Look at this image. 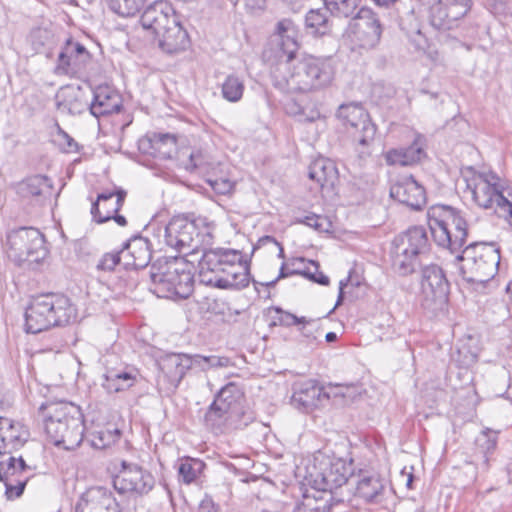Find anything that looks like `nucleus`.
Masks as SVG:
<instances>
[{
  "instance_id": "64",
  "label": "nucleus",
  "mask_w": 512,
  "mask_h": 512,
  "mask_svg": "<svg viewBox=\"0 0 512 512\" xmlns=\"http://www.w3.org/2000/svg\"><path fill=\"white\" fill-rule=\"evenodd\" d=\"M199 509L201 512H220L219 506L210 497H205L201 501Z\"/></svg>"
},
{
  "instance_id": "27",
  "label": "nucleus",
  "mask_w": 512,
  "mask_h": 512,
  "mask_svg": "<svg viewBox=\"0 0 512 512\" xmlns=\"http://www.w3.org/2000/svg\"><path fill=\"white\" fill-rule=\"evenodd\" d=\"M122 107V98L109 86H99L93 91L89 105L90 113L96 118L117 113Z\"/></svg>"
},
{
  "instance_id": "60",
  "label": "nucleus",
  "mask_w": 512,
  "mask_h": 512,
  "mask_svg": "<svg viewBox=\"0 0 512 512\" xmlns=\"http://www.w3.org/2000/svg\"><path fill=\"white\" fill-rule=\"evenodd\" d=\"M28 481L22 480L21 482L14 481L10 483H4L5 485V495L8 500H13L15 498H19L27 485Z\"/></svg>"
},
{
  "instance_id": "32",
  "label": "nucleus",
  "mask_w": 512,
  "mask_h": 512,
  "mask_svg": "<svg viewBox=\"0 0 512 512\" xmlns=\"http://www.w3.org/2000/svg\"><path fill=\"white\" fill-rule=\"evenodd\" d=\"M32 477V468L20 457L10 456L0 461V482L29 481Z\"/></svg>"
},
{
  "instance_id": "50",
  "label": "nucleus",
  "mask_w": 512,
  "mask_h": 512,
  "mask_svg": "<svg viewBox=\"0 0 512 512\" xmlns=\"http://www.w3.org/2000/svg\"><path fill=\"white\" fill-rule=\"evenodd\" d=\"M145 2L146 0H107L111 11L122 17L135 16Z\"/></svg>"
},
{
  "instance_id": "46",
  "label": "nucleus",
  "mask_w": 512,
  "mask_h": 512,
  "mask_svg": "<svg viewBox=\"0 0 512 512\" xmlns=\"http://www.w3.org/2000/svg\"><path fill=\"white\" fill-rule=\"evenodd\" d=\"M205 466V463L199 459L186 458L179 465V477L185 484H191L201 475Z\"/></svg>"
},
{
  "instance_id": "44",
  "label": "nucleus",
  "mask_w": 512,
  "mask_h": 512,
  "mask_svg": "<svg viewBox=\"0 0 512 512\" xmlns=\"http://www.w3.org/2000/svg\"><path fill=\"white\" fill-rule=\"evenodd\" d=\"M319 320L320 318H308L304 316V321H301L300 325L297 326L302 337L300 343L306 344L311 348L319 344V337L321 336Z\"/></svg>"
},
{
  "instance_id": "15",
  "label": "nucleus",
  "mask_w": 512,
  "mask_h": 512,
  "mask_svg": "<svg viewBox=\"0 0 512 512\" xmlns=\"http://www.w3.org/2000/svg\"><path fill=\"white\" fill-rule=\"evenodd\" d=\"M148 275L152 284L167 285V288L188 287L195 283L194 265L184 258L177 259L165 271L151 267Z\"/></svg>"
},
{
  "instance_id": "54",
  "label": "nucleus",
  "mask_w": 512,
  "mask_h": 512,
  "mask_svg": "<svg viewBox=\"0 0 512 512\" xmlns=\"http://www.w3.org/2000/svg\"><path fill=\"white\" fill-rule=\"evenodd\" d=\"M193 360L194 364L201 365L203 368L227 367L230 363V359L228 357H221L216 355L202 356L196 354L193 356Z\"/></svg>"
},
{
  "instance_id": "26",
  "label": "nucleus",
  "mask_w": 512,
  "mask_h": 512,
  "mask_svg": "<svg viewBox=\"0 0 512 512\" xmlns=\"http://www.w3.org/2000/svg\"><path fill=\"white\" fill-rule=\"evenodd\" d=\"M158 364L165 378L176 388L194 364V360L193 356L187 354L170 353L161 357Z\"/></svg>"
},
{
  "instance_id": "5",
  "label": "nucleus",
  "mask_w": 512,
  "mask_h": 512,
  "mask_svg": "<svg viewBox=\"0 0 512 512\" xmlns=\"http://www.w3.org/2000/svg\"><path fill=\"white\" fill-rule=\"evenodd\" d=\"M427 220L434 242L451 254L460 253L468 236L462 211L448 205H433L427 211Z\"/></svg>"
},
{
  "instance_id": "7",
  "label": "nucleus",
  "mask_w": 512,
  "mask_h": 512,
  "mask_svg": "<svg viewBox=\"0 0 512 512\" xmlns=\"http://www.w3.org/2000/svg\"><path fill=\"white\" fill-rule=\"evenodd\" d=\"M456 259L472 271L473 275L465 278L468 283L485 285L497 270L500 252L494 243L474 242L461 249Z\"/></svg>"
},
{
  "instance_id": "10",
  "label": "nucleus",
  "mask_w": 512,
  "mask_h": 512,
  "mask_svg": "<svg viewBox=\"0 0 512 512\" xmlns=\"http://www.w3.org/2000/svg\"><path fill=\"white\" fill-rule=\"evenodd\" d=\"M337 117L347 128L354 141L361 146L370 145L376 134V125L368 112L359 104H343L337 111Z\"/></svg>"
},
{
  "instance_id": "20",
  "label": "nucleus",
  "mask_w": 512,
  "mask_h": 512,
  "mask_svg": "<svg viewBox=\"0 0 512 512\" xmlns=\"http://www.w3.org/2000/svg\"><path fill=\"white\" fill-rule=\"evenodd\" d=\"M390 196L414 210L421 209L426 203V193L411 175L400 177L390 188Z\"/></svg>"
},
{
  "instance_id": "48",
  "label": "nucleus",
  "mask_w": 512,
  "mask_h": 512,
  "mask_svg": "<svg viewBox=\"0 0 512 512\" xmlns=\"http://www.w3.org/2000/svg\"><path fill=\"white\" fill-rule=\"evenodd\" d=\"M448 285V280L438 265H429L422 270L421 286L422 288H442Z\"/></svg>"
},
{
  "instance_id": "62",
  "label": "nucleus",
  "mask_w": 512,
  "mask_h": 512,
  "mask_svg": "<svg viewBox=\"0 0 512 512\" xmlns=\"http://www.w3.org/2000/svg\"><path fill=\"white\" fill-rule=\"evenodd\" d=\"M57 141L65 152H74L77 150V142L60 127H58Z\"/></svg>"
},
{
  "instance_id": "24",
  "label": "nucleus",
  "mask_w": 512,
  "mask_h": 512,
  "mask_svg": "<svg viewBox=\"0 0 512 512\" xmlns=\"http://www.w3.org/2000/svg\"><path fill=\"white\" fill-rule=\"evenodd\" d=\"M275 35L278 37V46L280 50L277 61H294L299 50L298 27L289 18L281 19L277 22Z\"/></svg>"
},
{
  "instance_id": "11",
  "label": "nucleus",
  "mask_w": 512,
  "mask_h": 512,
  "mask_svg": "<svg viewBox=\"0 0 512 512\" xmlns=\"http://www.w3.org/2000/svg\"><path fill=\"white\" fill-rule=\"evenodd\" d=\"M473 0H438L429 7V21L439 31L457 28L471 10Z\"/></svg>"
},
{
  "instance_id": "40",
  "label": "nucleus",
  "mask_w": 512,
  "mask_h": 512,
  "mask_svg": "<svg viewBox=\"0 0 512 512\" xmlns=\"http://www.w3.org/2000/svg\"><path fill=\"white\" fill-rule=\"evenodd\" d=\"M326 9H311L305 15V30L315 37L324 36L330 33L332 25L326 14Z\"/></svg>"
},
{
  "instance_id": "6",
  "label": "nucleus",
  "mask_w": 512,
  "mask_h": 512,
  "mask_svg": "<svg viewBox=\"0 0 512 512\" xmlns=\"http://www.w3.org/2000/svg\"><path fill=\"white\" fill-rule=\"evenodd\" d=\"M350 473L351 466L344 459L320 454L315 457L309 483L314 491L338 504L345 500L342 486L349 483Z\"/></svg>"
},
{
  "instance_id": "38",
  "label": "nucleus",
  "mask_w": 512,
  "mask_h": 512,
  "mask_svg": "<svg viewBox=\"0 0 512 512\" xmlns=\"http://www.w3.org/2000/svg\"><path fill=\"white\" fill-rule=\"evenodd\" d=\"M308 175L320 188L330 187L337 179V169L331 160L320 158L311 163Z\"/></svg>"
},
{
  "instance_id": "23",
  "label": "nucleus",
  "mask_w": 512,
  "mask_h": 512,
  "mask_svg": "<svg viewBox=\"0 0 512 512\" xmlns=\"http://www.w3.org/2000/svg\"><path fill=\"white\" fill-rule=\"evenodd\" d=\"M177 17L178 15L169 2L157 0L144 10L140 22L144 29L157 34Z\"/></svg>"
},
{
  "instance_id": "22",
  "label": "nucleus",
  "mask_w": 512,
  "mask_h": 512,
  "mask_svg": "<svg viewBox=\"0 0 512 512\" xmlns=\"http://www.w3.org/2000/svg\"><path fill=\"white\" fill-rule=\"evenodd\" d=\"M28 430L20 422L0 417V455L12 454L27 442Z\"/></svg>"
},
{
  "instance_id": "56",
  "label": "nucleus",
  "mask_w": 512,
  "mask_h": 512,
  "mask_svg": "<svg viewBox=\"0 0 512 512\" xmlns=\"http://www.w3.org/2000/svg\"><path fill=\"white\" fill-rule=\"evenodd\" d=\"M348 285L352 288H360L361 286L366 285L365 278L360 268H352L349 271L348 276L341 279L339 282V288H346Z\"/></svg>"
},
{
  "instance_id": "8",
  "label": "nucleus",
  "mask_w": 512,
  "mask_h": 512,
  "mask_svg": "<svg viewBox=\"0 0 512 512\" xmlns=\"http://www.w3.org/2000/svg\"><path fill=\"white\" fill-rule=\"evenodd\" d=\"M272 84L284 93L315 91L309 56L294 61H277L270 68Z\"/></svg>"
},
{
  "instance_id": "53",
  "label": "nucleus",
  "mask_w": 512,
  "mask_h": 512,
  "mask_svg": "<svg viewBox=\"0 0 512 512\" xmlns=\"http://www.w3.org/2000/svg\"><path fill=\"white\" fill-rule=\"evenodd\" d=\"M297 223L305 224L318 232H328L332 227L327 217L314 213H308L297 218Z\"/></svg>"
},
{
  "instance_id": "37",
  "label": "nucleus",
  "mask_w": 512,
  "mask_h": 512,
  "mask_svg": "<svg viewBox=\"0 0 512 512\" xmlns=\"http://www.w3.org/2000/svg\"><path fill=\"white\" fill-rule=\"evenodd\" d=\"M395 239L421 257L429 250V240L426 230L421 226H414L407 229L405 232L397 235Z\"/></svg>"
},
{
  "instance_id": "61",
  "label": "nucleus",
  "mask_w": 512,
  "mask_h": 512,
  "mask_svg": "<svg viewBox=\"0 0 512 512\" xmlns=\"http://www.w3.org/2000/svg\"><path fill=\"white\" fill-rule=\"evenodd\" d=\"M56 99L57 109L61 113L75 114L80 111L77 108L76 103L72 102V97H65L64 93H61L56 96Z\"/></svg>"
},
{
  "instance_id": "51",
  "label": "nucleus",
  "mask_w": 512,
  "mask_h": 512,
  "mask_svg": "<svg viewBox=\"0 0 512 512\" xmlns=\"http://www.w3.org/2000/svg\"><path fill=\"white\" fill-rule=\"evenodd\" d=\"M325 9L337 17H349L357 9L359 0H323Z\"/></svg>"
},
{
  "instance_id": "47",
  "label": "nucleus",
  "mask_w": 512,
  "mask_h": 512,
  "mask_svg": "<svg viewBox=\"0 0 512 512\" xmlns=\"http://www.w3.org/2000/svg\"><path fill=\"white\" fill-rule=\"evenodd\" d=\"M352 386L342 384H329L323 386V404L324 406L332 401L334 405H345L347 398L351 399L352 396L348 393Z\"/></svg>"
},
{
  "instance_id": "4",
  "label": "nucleus",
  "mask_w": 512,
  "mask_h": 512,
  "mask_svg": "<svg viewBox=\"0 0 512 512\" xmlns=\"http://www.w3.org/2000/svg\"><path fill=\"white\" fill-rule=\"evenodd\" d=\"M77 317L76 308L62 293L46 292L34 296L25 311V331L38 334L64 326Z\"/></svg>"
},
{
  "instance_id": "63",
  "label": "nucleus",
  "mask_w": 512,
  "mask_h": 512,
  "mask_svg": "<svg viewBox=\"0 0 512 512\" xmlns=\"http://www.w3.org/2000/svg\"><path fill=\"white\" fill-rule=\"evenodd\" d=\"M405 23L408 24L409 29L419 31L418 19L413 8L401 16V24L405 25Z\"/></svg>"
},
{
  "instance_id": "12",
  "label": "nucleus",
  "mask_w": 512,
  "mask_h": 512,
  "mask_svg": "<svg viewBox=\"0 0 512 512\" xmlns=\"http://www.w3.org/2000/svg\"><path fill=\"white\" fill-rule=\"evenodd\" d=\"M121 470L113 478V486L121 494H148L155 485L153 475L143 467L122 461Z\"/></svg>"
},
{
  "instance_id": "21",
  "label": "nucleus",
  "mask_w": 512,
  "mask_h": 512,
  "mask_svg": "<svg viewBox=\"0 0 512 512\" xmlns=\"http://www.w3.org/2000/svg\"><path fill=\"white\" fill-rule=\"evenodd\" d=\"M159 48L167 54H175L186 50L190 45L187 31L181 25L179 17L171 20L165 28L155 34Z\"/></svg>"
},
{
  "instance_id": "30",
  "label": "nucleus",
  "mask_w": 512,
  "mask_h": 512,
  "mask_svg": "<svg viewBox=\"0 0 512 512\" xmlns=\"http://www.w3.org/2000/svg\"><path fill=\"white\" fill-rule=\"evenodd\" d=\"M213 401L217 402L240 419H244L247 413H254L244 408V393L237 384L232 382L222 387L215 395Z\"/></svg>"
},
{
  "instance_id": "34",
  "label": "nucleus",
  "mask_w": 512,
  "mask_h": 512,
  "mask_svg": "<svg viewBox=\"0 0 512 512\" xmlns=\"http://www.w3.org/2000/svg\"><path fill=\"white\" fill-rule=\"evenodd\" d=\"M385 484L379 475H365L356 482L355 495L368 503L383 500Z\"/></svg>"
},
{
  "instance_id": "52",
  "label": "nucleus",
  "mask_w": 512,
  "mask_h": 512,
  "mask_svg": "<svg viewBox=\"0 0 512 512\" xmlns=\"http://www.w3.org/2000/svg\"><path fill=\"white\" fill-rule=\"evenodd\" d=\"M120 436L118 429L100 430L92 434L91 444L96 449H105L118 441Z\"/></svg>"
},
{
  "instance_id": "58",
  "label": "nucleus",
  "mask_w": 512,
  "mask_h": 512,
  "mask_svg": "<svg viewBox=\"0 0 512 512\" xmlns=\"http://www.w3.org/2000/svg\"><path fill=\"white\" fill-rule=\"evenodd\" d=\"M273 311H275L279 316L276 318L278 323L285 327L298 326L301 321H304V316L298 317L288 311H284L280 307H273Z\"/></svg>"
},
{
  "instance_id": "41",
  "label": "nucleus",
  "mask_w": 512,
  "mask_h": 512,
  "mask_svg": "<svg viewBox=\"0 0 512 512\" xmlns=\"http://www.w3.org/2000/svg\"><path fill=\"white\" fill-rule=\"evenodd\" d=\"M49 180L43 175L28 177L17 184L16 191L22 198H35L40 201L44 193L49 192Z\"/></svg>"
},
{
  "instance_id": "59",
  "label": "nucleus",
  "mask_w": 512,
  "mask_h": 512,
  "mask_svg": "<svg viewBox=\"0 0 512 512\" xmlns=\"http://www.w3.org/2000/svg\"><path fill=\"white\" fill-rule=\"evenodd\" d=\"M120 263V253H107L97 264L98 272H111Z\"/></svg>"
},
{
  "instance_id": "39",
  "label": "nucleus",
  "mask_w": 512,
  "mask_h": 512,
  "mask_svg": "<svg viewBox=\"0 0 512 512\" xmlns=\"http://www.w3.org/2000/svg\"><path fill=\"white\" fill-rule=\"evenodd\" d=\"M201 253H204V265H216L218 268L234 266L241 259L239 251L229 248L203 247Z\"/></svg>"
},
{
  "instance_id": "2",
  "label": "nucleus",
  "mask_w": 512,
  "mask_h": 512,
  "mask_svg": "<svg viewBox=\"0 0 512 512\" xmlns=\"http://www.w3.org/2000/svg\"><path fill=\"white\" fill-rule=\"evenodd\" d=\"M48 439L66 450L78 447L84 437V419L79 406L69 402L49 403L40 407Z\"/></svg>"
},
{
  "instance_id": "49",
  "label": "nucleus",
  "mask_w": 512,
  "mask_h": 512,
  "mask_svg": "<svg viewBox=\"0 0 512 512\" xmlns=\"http://www.w3.org/2000/svg\"><path fill=\"white\" fill-rule=\"evenodd\" d=\"M244 82L243 80L234 75L231 74L226 77L222 84V96L224 99H226L229 102H238L244 93Z\"/></svg>"
},
{
  "instance_id": "14",
  "label": "nucleus",
  "mask_w": 512,
  "mask_h": 512,
  "mask_svg": "<svg viewBox=\"0 0 512 512\" xmlns=\"http://www.w3.org/2000/svg\"><path fill=\"white\" fill-rule=\"evenodd\" d=\"M90 61L91 54L84 45L67 39L58 54L54 73L59 76H79L85 72Z\"/></svg>"
},
{
  "instance_id": "31",
  "label": "nucleus",
  "mask_w": 512,
  "mask_h": 512,
  "mask_svg": "<svg viewBox=\"0 0 512 512\" xmlns=\"http://www.w3.org/2000/svg\"><path fill=\"white\" fill-rule=\"evenodd\" d=\"M138 372L135 369H107L103 375V388L108 393H118L134 386L137 380Z\"/></svg>"
},
{
  "instance_id": "28",
  "label": "nucleus",
  "mask_w": 512,
  "mask_h": 512,
  "mask_svg": "<svg viewBox=\"0 0 512 512\" xmlns=\"http://www.w3.org/2000/svg\"><path fill=\"white\" fill-rule=\"evenodd\" d=\"M125 196L126 192L123 190L99 194L91 206L93 219L97 223H104L112 219L113 214L122 208Z\"/></svg>"
},
{
  "instance_id": "1",
  "label": "nucleus",
  "mask_w": 512,
  "mask_h": 512,
  "mask_svg": "<svg viewBox=\"0 0 512 512\" xmlns=\"http://www.w3.org/2000/svg\"><path fill=\"white\" fill-rule=\"evenodd\" d=\"M152 228L153 237L157 239L158 244H164L187 256L201 252L203 247L213 245L216 225L204 216L189 218L179 215L165 225Z\"/></svg>"
},
{
  "instance_id": "45",
  "label": "nucleus",
  "mask_w": 512,
  "mask_h": 512,
  "mask_svg": "<svg viewBox=\"0 0 512 512\" xmlns=\"http://www.w3.org/2000/svg\"><path fill=\"white\" fill-rule=\"evenodd\" d=\"M127 252L133 257L132 265L136 268H144L151 259L148 243L143 238H136L126 246Z\"/></svg>"
},
{
  "instance_id": "36",
  "label": "nucleus",
  "mask_w": 512,
  "mask_h": 512,
  "mask_svg": "<svg viewBox=\"0 0 512 512\" xmlns=\"http://www.w3.org/2000/svg\"><path fill=\"white\" fill-rule=\"evenodd\" d=\"M141 146L149 145L151 151H147L150 155L160 159H169L172 157L176 149V138L171 134L153 133L140 142Z\"/></svg>"
},
{
  "instance_id": "33",
  "label": "nucleus",
  "mask_w": 512,
  "mask_h": 512,
  "mask_svg": "<svg viewBox=\"0 0 512 512\" xmlns=\"http://www.w3.org/2000/svg\"><path fill=\"white\" fill-rule=\"evenodd\" d=\"M391 259L394 270L400 275H408L415 271L420 257L398 242L395 238L391 244Z\"/></svg>"
},
{
  "instance_id": "3",
  "label": "nucleus",
  "mask_w": 512,
  "mask_h": 512,
  "mask_svg": "<svg viewBox=\"0 0 512 512\" xmlns=\"http://www.w3.org/2000/svg\"><path fill=\"white\" fill-rule=\"evenodd\" d=\"M464 180L466 192L478 207L492 209L498 217L512 225V188L504 186L495 172H477L469 168Z\"/></svg>"
},
{
  "instance_id": "42",
  "label": "nucleus",
  "mask_w": 512,
  "mask_h": 512,
  "mask_svg": "<svg viewBox=\"0 0 512 512\" xmlns=\"http://www.w3.org/2000/svg\"><path fill=\"white\" fill-rule=\"evenodd\" d=\"M334 504L331 497H324L319 491L313 490V493H304L293 512H328Z\"/></svg>"
},
{
  "instance_id": "29",
  "label": "nucleus",
  "mask_w": 512,
  "mask_h": 512,
  "mask_svg": "<svg viewBox=\"0 0 512 512\" xmlns=\"http://www.w3.org/2000/svg\"><path fill=\"white\" fill-rule=\"evenodd\" d=\"M383 156L386 164L389 166H411L417 164L426 156L423 148V137L417 135L410 146L390 149Z\"/></svg>"
},
{
  "instance_id": "17",
  "label": "nucleus",
  "mask_w": 512,
  "mask_h": 512,
  "mask_svg": "<svg viewBox=\"0 0 512 512\" xmlns=\"http://www.w3.org/2000/svg\"><path fill=\"white\" fill-rule=\"evenodd\" d=\"M254 420V413H247L244 419H240L215 401L210 404L203 418L206 428L215 434L242 429Z\"/></svg>"
},
{
  "instance_id": "19",
  "label": "nucleus",
  "mask_w": 512,
  "mask_h": 512,
  "mask_svg": "<svg viewBox=\"0 0 512 512\" xmlns=\"http://www.w3.org/2000/svg\"><path fill=\"white\" fill-rule=\"evenodd\" d=\"M323 386L316 380L297 381L293 384L291 404L299 411L308 413L323 407Z\"/></svg>"
},
{
  "instance_id": "35",
  "label": "nucleus",
  "mask_w": 512,
  "mask_h": 512,
  "mask_svg": "<svg viewBox=\"0 0 512 512\" xmlns=\"http://www.w3.org/2000/svg\"><path fill=\"white\" fill-rule=\"evenodd\" d=\"M309 62L315 91L328 87L332 83L335 74L332 59L309 55Z\"/></svg>"
},
{
  "instance_id": "16",
  "label": "nucleus",
  "mask_w": 512,
  "mask_h": 512,
  "mask_svg": "<svg viewBox=\"0 0 512 512\" xmlns=\"http://www.w3.org/2000/svg\"><path fill=\"white\" fill-rule=\"evenodd\" d=\"M239 271L231 272L233 282H229L221 274L225 272L224 268H218L216 265H204V253H202L199 262L198 283L214 288H247L250 284L249 270L239 265Z\"/></svg>"
},
{
  "instance_id": "55",
  "label": "nucleus",
  "mask_w": 512,
  "mask_h": 512,
  "mask_svg": "<svg viewBox=\"0 0 512 512\" xmlns=\"http://www.w3.org/2000/svg\"><path fill=\"white\" fill-rule=\"evenodd\" d=\"M478 448L481 449L483 453V461L485 464L488 463V454L492 453L497 445V437L496 435H491L488 432H483L482 436L477 439Z\"/></svg>"
},
{
  "instance_id": "57",
  "label": "nucleus",
  "mask_w": 512,
  "mask_h": 512,
  "mask_svg": "<svg viewBox=\"0 0 512 512\" xmlns=\"http://www.w3.org/2000/svg\"><path fill=\"white\" fill-rule=\"evenodd\" d=\"M192 291L193 290H183V292H180L179 290H150V292L157 298L168 299L174 302L190 298Z\"/></svg>"
},
{
  "instance_id": "18",
  "label": "nucleus",
  "mask_w": 512,
  "mask_h": 512,
  "mask_svg": "<svg viewBox=\"0 0 512 512\" xmlns=\"http://www.w3.org/2000/svg\"><path fill=\"white\" fill-rule=\"evenodd\" d=\"M291 275H301L315 284L327 286L329 285V278L319 271V265L315 261L307 260L303 257H294L282 263L279 275L276 279L261 283L262 286H273L280 278H285Z\"/></svg>"
},
{
  "instance_id": "9",
  "label": "nucleus",
  "mask_w": 512,
  "mask_h": 512,
  "mask_svg": "<svg viewBox=\"0 0 512 512\" xmlns=\"http://www.w3.org/2000/svg\"><path fill=\"white\" fill-rule=\"evenodd\" d=\"M6 253L17 265L39 263L48 254L43 234L33 227H19L7 233Z\"/></svg>"
},
{
  "instance_id": "25",
  "label": "nucleus",
  "mask_w": 512,
  "mask_h": 512,
  "mask_svg": "<svg viewBox=\"0 0 512 512\" xmlns=\"http://www.w3.org/2000/svg\"><path fill=\"white\" fill-rule=\"evenodd\" d=\"M75 512H122L111 493L101 488L83 494L75 506Z\"/></svg>"
},
{
  "instance_id": "43",
  "label": "nucleus",
  "mask_w": 512,
  "mask_h": 512,
  "mask_svg": "<svg viewBox=\"0 0 512 512\" xmlns=\"http://www.w3.org/2000/svg\"><path fill=\"white\" fill-rule=\"evenodd\" d=\"M424 298L422 300V307L437 316L443 313L448 305V290H423Z\"/></svg>"
},
{
  "instance_id": "13",
  "label": "nucleus",
  "mask_w": 512,
  "mask_h": 512,
  "mask_svg": "<svg viewBox=\"0 0 512 512\" xmlns=\"http://www.w3.org/2000/svg\"><path fill=\"white\" fill-rule=\"evenodd\" d=\"M347 33L361 47L371 48L379 42L382 28L377 15L363 7L349 22Z\"/></svg>"
}]
</instances>
